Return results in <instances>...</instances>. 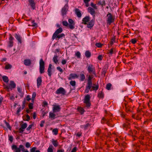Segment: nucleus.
Listing matches in <instances>:
<instances>
[{"instance_id": "1", "label": "nucleus", "mask_w": 152, "mask_h": 152, "mask_svg": "<svg viewBox=\"0 0 152 152\" xmlns=\"http://www.w3.org/2000/svg\"><path fill=\"white\" fill-rule=\"evenodd\" d=\"M112 115L111 114L107 115L104 117L101 120L102 123H106L109 126L112 127L113 126V124L111 123L112 120L111 117Z\"/></svg>"}, {"instance_id": "2", "label": "nucleus", "mask_w": 152, "mask_h": 152, "mask_svg": "<svg viewBox=\"0 0 152 152\" xmlns=\"http://www.w3.org/2000/svg\"><path fill=\"white\" fill-rule=\"evenodd\" d=\"M12 150L14 152H21L22 151L23 152H29L27 149H25L24 146L22 145H20L18 147L17 145H13L11 146Z\"/></svg>"}, {"instance_id": "3", "label": "nucleus", "mask_w": 152, "mask_h": 152, "mask_svg": "<svg viewBox=\"0 0 152 152\" xmlns=\"http://www.w3.org/2000/svg\"><path fill=\"white\" fill-rule=\"evenodd\" d=\"M69 24L66 21H63L62 24L64 26H68L70 29L73 30L75 28V23L71 19L68 20Z\"/></svg>"}, {"instance_id": "4", "label": "nucleus", "mask_w": 152, "mask_h": 152, "mask_svg": "<svg viewBox=\"0 0 152 152\" xmlns=\"http://www.w3.org/2000/svg\"><path fill=\"white\" fill-rule=\"evenodd\" d=\"M106 22L107 25H110L114 21L115 16L111 13L108 12Z\"/></svg>"}, {"instance_id": "5", "label": "nucleus", "mask_w": 152, "mask_h": 152, "mask_svg": "<svg viewBox=\"0 0 152 152\" xmlns=\"http://www.w3.org/2000/svg\"><path fill=\"white\" fill-rule=\"evenodd\" d=\"M87 70L90 74L96 75L95 67L91 64H87L86 66Z\"/></svg>"}, {"instance_id": "6", "label": "nucleus", "mask_w": 152, "mask_h": 152, "mask_svg": "<svg viewBox=\"0 0 152 152\" xmlns=\"http://www.w3.org/2000/svg\"><path fill=\"white\" fill-rule=\"evenodd\" d=\"M16 84L13 81H11L9 85H6L5 86V88L7 91H9L10 90H12L13 88L16 87Z\"/></svg>"}, {"instance_id": "7", "label": "nucleus", "mask_w": 152, "mask_h": 152, "mask_svg": "<svg viewBox=\"0 0 152 152\" xmlns=\"http://www.w3.org/2000/svg\"><path fill=\"white\" fill-rule=\"evenodd\" d=\"M90 99V96L89 95L87 94L85 96L84 103L86 104V106L87 107H90L91 105Z\"/></svg>"}, {"instance_id": "8", "label": "nucleus", "mask_w": 152, "mask_h": 152, "mask_svg": "<svg viewBox=\"0 0 152 152\" xmlns=\"http://www.w3.org/2000/svg\"><path fill=\"white\" fill-rule=\"evenodd\" d=\"M45 63L42 59H41L39 61V72L41 74L44 72Z\"/></svg>"}, {"instance_id": "9", "label": "nucleus", "mask_w": 152, "mask_h": 152, "mask_svg": "<svg viewBox=\"0 0 152 152\" xmlns=\"http://www.w3.org/2000/svg\"><path fill=\"white\" fill-rule=\"evenodd\" d=\"M66 92L65 90L62 87H60L58 88L56 91V93L57 94H61L62 95L65 94Z\"/></svg>"}, {"instance_id": "10", "label": "nucleus", "mask_w": 152, "mask_h": 152, "mask_svg": "<svg viewBox=\"0 0 152 152\" xmlns=\"http://www.w3.org/2000/svg\"><path fill=\"white\" fill-rule=\"evenodd\" d=\"M92 85V83L87 82V84L86 87V89L85 90V92L86 93H88L90 90L91 91H92V89H91Z\"/></svg>"}, {"instance_id": "11", "label": "nucleus", "mask_w": 152, "mask_h": 152, "mask_svg": "<svg viewBox=\"0 0 152 152\" xmlns=\"http://www.w3.org/2000/svg\"><path fill=\"white\" fill-rule=\"evenodd\" d=\"M68 9V4H66L61 10V14L64 16L65 15Z\"/></svg>"}, {"instance_id": "12", "label": "nucleus", "mask_w": 152, "mask_h": 152, "mask_svg": "<svg viewBox=\"0 0 152 152\" xmlns=\"http://www.w3.org/2000/svg\"><path fill=\"white\" fill-rule=\"evenodd\" d=\"M63 31L62 28L61 27H60L53 34L52 36V39H54L56 37L57 35L58 34L61 33Z\"/></svg>"}, {"instance_id": "13", "label": "nucleus", "mask_w": 152, "mask_h": 152, "mask_svg": "<svg viewBox=\"0 0 152 152\" xmlns=\"http://www.w3.org/2000/svg\"><path fill=\"white\" fill-rule=\"evenodd\" d=\"M53 113L59 112L60 111L61 107L59 105H53Z\"/></svg>"}, {"instance_id": "14", "label": "nucleus", "mask_w": 152, "mask_h": 152, "mask_svg": "<svg viewBox=\"0 0 152 152\" xmlns=\"http://www.w3.org/2000/svg\"><path fill=\"white\" fill-rule=\"evenodd\" d=\"M27 127V124L25 123L21 125V127L19 129V133H22L24 131V129H26Z\"/></svg>"}, {"instance_id": "15", "label": "nucleus", "mask_w": 152, "mask_h": 152, "mask_svg": "<svg viewBox=\"0 0 152 152\" xmlns=\"http://www.w3.org/2000/svg\"><path fill=\"white\" fill-rule=\"evenodd\" d=\"M88 12L90 13L91 15L93 16H95V12L93 8L91 7H89L88 8Z\"/></svg>"}, {"instance_id": "16", "label": "nucleus", "mask_w": 152, "mask_h": 152, "mask_svg": "<svg viewBox=\"0 0 152 152\" xmlns=\"http://www.w3.org/2000/svg\"><path fill=\"white\" fill-rule=\"evenodd\" d=\"M15 37L19 43L20 44L22 43V37L19 34H15Z\"/></svg>"}, {"instance_id": "17", "label": "nucleus", "mask_w": 152, "mask_h": 152, "mask_svg": "<svg viewBox=\"0 0 152 152\" xmlns=\"http://www.w3.org/2000/svg\"><path fill=\"white\" fill-rule=\"evenodd\" d=\"M78 77V76L76 74L71 73L69 75L68 79L69 80H70L72 79H75L76 78H77Z\"/></svg>"}, {"instance_id": "18", "label": "nucleus", "mask_w": 152, "mask_h": 152, "mask_svg": "<svg viewBox=\"0 0 152 152\" xmlns=\"http://www.w3.org/2000/svg\"><path fill=\"white\" fill-rule=\"evenodd\" d=\"M90 20L89 16H86L83 18L82 20V23L84 24H86Z\"/></svg>"}, {"instance_id": "19", "label": "nucleus", "mask_w": 152, "mask_h": 152, "mask_svg": "<svg viewBox=\"0 0 152 152\" xmlns=\"http://www.w3.org/2000/svg\"><path fill=\"white\" fill-rule=\"evenodd\" d=\"M42 82V77L40 76L38 77L37 79V86L39 88Z\"/></svg>"}, {"instance_id": "20", "label": "nucleus", "mask_w": 152, "mask_h": 152, "mask_svg": "<svg viewBox=\"0 0 152 152\" xmlns=\"http://www.w3.org/2000/svg\"><path fill=\"white\" fill-rule=\"evenodd\" d=\"M31 64V60L30 59H26L24 61V64L26 66H29Z\"/></svg>"}, {"instance_id": "21", "label": "nucleus", "mask_w": 152, "mask_h": 152, "mask_svg": "<svg viewBox=\"0 0 152 152\" xmlns=\"http://www.w3.org/2000/svg\"><path fill=\"white\" fill-rule=\"evenodd\" d=\"M29 2L31 7L33 9H35V4L34 0H29Z\"/></svg>"}, {"instance_id": "22", "label": "nucleus", "mask_w": 152, "mask_h": 152, "mask_svg": "<svg viewBox=\"0 0 152 152\" xmlns=\"http://www.w3.org/2000/svg\"><path fill=\"white\" fill-rule=\"evenodd\" d=\"M75 12L76 14L78 17L80 18L81 17L82 15L80 10L79 9H76L75 10Z\"/></svg>"}, {"instance_id": "23", "label": "nucleus", "mask_w": 152, "mask_h": 152, "mask_svg": "<svg viewBox=\"0 0 152 152\" xmlns=\"http://www.w3.org/2000/svg\"><path fill=\"white\" fill-rule=\"evenodd\" d=\"M94 25V22L93 20L90 21L89 23L87 24V27L88 28H92Z\"/></svg>"}, {"instance_id": "24", "label": "nucleus", "mask_w": 152, "mask_h": 152, "mask_svg": "<svg viewBox=\"0 0 152 152\" xmlns=\"http://www.w3.org/2000/svg\"><path fill=\"white\" fill-rule=\"evenodd\" d=\"M51 142L54 146L55 147H57L58 144V143L57 140H55L52 139L51 141Z\"/></svg>"}, {"instance_id": "25", "label": "nucleus", "mask_w": 152, "mask_h": 152, "mask_svg": "<svg viewBox=\"0 0 152 152\" xmlns=\"http://www.w3.org/2000/svg\"><path fill=\"white\" fill-rule=\"evenodd\" d=\"M133 148L134 152H139L140 149V146L139 145H134Z\"/></svg>"}, {"instance_id": "26", "label": "nucleus", "mask_w": 152, "mask_h": 152, "mask_svg": "<svg viewBox=\"0 0 152 152\" xmlns=\"http://www.w3.org/2000/svg\"><path fill=\"white\" fill-rule=\"evenodd\" d=\"M52 112L49 113V118H51L52 120L54 119L55 118L56 114Z\"/></svg>"}, {"instance_id": "27", "label": "nucleus", "mask_w": 152, "mask_h": 152, "mask_svg": "<svg viewBox=\"0 0 152 152\" xmlns=\"http://www.w3.org/2000/svg\"><path fill=\"white\" fill-rule=\"evenodd\" d=\"M90 126V125L89 124L87 123L86 124L81 125L80 128L84 129V130H86L88 129V127Z\"/></svg>"}, {"instance_id": "28", "label": "nucleus", "mask_w": 152, "mask_h": 152, "mask_svg": "<svg viewBox=\"0 0 152 152\" xmlns=\"http://www.w3.org/2000/svg\"><path fill=\"white\" fill-rule=\"evenodd\" d=\"M121 148L122 150H124V149L126 147V144L125 142H123L120 143V145H119Z\"/></svg>"}, {"instance_id": "29", "label": "nucleus", "mask_w": 152, "mask_h": 152, "mask_svg": "<svg viewBox=\"0 0 152 152\" xmlns=\"http://www.w3.org/2000/svg\"><path fill=\"white\" fill-rule=\"evenodd\" d=\"M97 96L100 99H103L104 97V94L102 91L99 92Z\"/></svg>"}, {"instance_id": "30", "label": "nucleus", "mask_w": 152, "mask_h": 152, "mask_svg": "<svg viewBox=\"0 0 152 152\" xmlns=\"http://www.w3.org/2000/svg\"><path fill=\"white\" fill-rule=\"evenodd\" d=\"M58 57L57 56V55L56 54L54 56L53 58V62L56 64H57V63L58 62Z\"/></svg>"}, {"instance_id": "31", "label": "nucleus", "mask_w": 152, "mask_h": 152, "mask_svg": "<svg viewBox=\"0 0 152 152\" xmlns=\"http://www.w3.org/2000/svg\"><path fill=\"white\" fill-rule=\"evenodd\" d=\"M80 81H83L85 79V76L84 75L83 73H81L80 75Z\"/></svg>"}, {"instance_id": "32", "label": "nucleus", "mask_w": 152, "mask_h": 152, "mask_svg": "<svg viewBox=\"0 0 152 152\" xmlns=\"http://www.w3.org/2000/svg\"><path fill=\"white\" fill-rule=\"evenodd\" d=\"M91 75H89L88 79V83H92V79L93 78V74H91Z\"/></svg>"}, {"instance_id": "33", "label": "nucleus", "mask_w": 152, "mask_h": 152, "mask_svg": "<svg viewBox=\"0 0 152 152\" xmlns=\"http://www.w3.org/2000/svg\"><path fill=\"white\" fill-rule=\"evenodd\" d=\"M102 1H101L100 0L99 1L97 4L99 5L105 6L106 5L105 0H102Z\"/></svg>"}, {"instance_id": "34", "label": "nucleus", "mask_w": 152, "mask_h": 152, "mask_svg": "<svg viewBox=\"0 0 152 152\" xmlns=\"http://www.w3.org/2000/svg\"><path fill=\"white\" fill-rule=\"evenodd\" d=\"M85 55L87 58H89L91 56V53L89 51L87 50L85 53Z\"/></svg>"}, {"instance_id": "35", "label": "nucleus", "mask_w": 152, "mask_h": 152, "mask_svg": "<svg viewBox=\"0 0 152 152\" xmlns=\"http://www.w3.org/2000/svg\"><path fill=\"white\" fill-rule=\"evenodd\" d=\"M17 90L20 93V95L21 96H23V94L22 91V89L19 87H17Z\"/></svg>"}, {"instance_id": "36", "label": "nucleus", "mask_w": 152, "mask_h": 152, "mask_svg": "<svg viewBox=\"0 0 152 152\" xmlns=\"http://www.w3.org/2000/svg\"><path fill=\"white\" fill-rule=\"evenodd\" d=\"M3 81L5 83H8L9 81V79L8 77L6 76H3L2 77Z\"/></svg>"}, {"instance_id": "37", "label": "nucleus", "mask_w": 152, "mask_h": 152, "mask_svg": "<svg viewBox=\"0 0 152 152\" xmlns=\"http://www.w3.org/2000/svg\"><path fill=\"white\" fill-rule=\"evenodd\" d=\"M78 110L81 114H83L85 111L84 109L81 107H78Z\"/></svg>"}, {"instance_id": "38", "label": "nucleus", "mask_w": 152, "mask_h": 152, "mask_svg": "<svg viewBox=\"0 0 152 152\" xmlns=\"http://www.w3.org/2000/svg\"><path fill=\"white\" fill-rule=\"evenodd\" d=\"M53 147L52 145H50L47 149V152H53Z\"/></svg>"}, {"instance_id": "39", "label": "nucleus", "mask_w": 152, "mask_h": 152, "mask_svg": "<svg viewBox=\"0 0 152 152\" xmlns=\"http://www.w3.org/2000/svg\"><path fill=\"white\" fill-rule=\"evenodd\" d=\"M4 121L6 124V126L10 130H11V128L9 124L7 122L6 120H4Z\"/></svg>"}, {"instance_id": "40", "label": "nucleus", "mask_w": 152, "mask_h": 152, "mask_svg": "<svg viewBox=\"0 0 152 152\" xmlns=\"http://www.w3.org/2000/svg\"><path fill=\"white\" fill-rule=\"evenodd\" d=\"M99 88V85H96L95 86H92V87L91 89H92V90H95L96 91Z\"/></svg>"}, {"instance_id": "41", "label": "nucleus", "mask_w": 152, "mask_h": 152, "mask_svg": "<svg viewBox=\"0 0 152 152\" xmlns=\"http://www.w3.org/2000/svg\"><path fill=\"white\" fill-rule=\"evenodd\" d=\"M102 70V75L104 76L107 71V69L106 68L103 69Z\"/></svg>"}, {"instance_id": "42", "label": "nucleus", "mask_w": 152, "mask_h": 152, "mask_svg": "<svg viewBox=\"0 0 152 152\" xmlns=\"http://www.w3.org/2000/svg\"><path fill=\"white\" fill-rule=\"evenodd\" d=\"M12 67V66L10 64L6 65L5 66V69H10Z\"/></svg>"}, {"instance_id": "43", "label": "nucleus", "mask_w": 152, "mask_h": 152, "mask_svg": "<svg viewBox=\"0 0 152 152\" xmlns=\"http://www.w3.org/2000/svg\"><path fill=\"white\" fill-rule=\"evenodd\" d=\"M112 84L110 83H109L107 84L106 86V89L108 90H110V88L112 86Z\"/></svg>"}, {"instance_id": "44", "label": "nucleus", "mask_w": 152, "mask_h": 152, "mask_svg": "<svg viewBox=\"0 0 152 152\" xmlns=\"http://www.w3.org/2000/svg\"><path fill=\"white\" fill-rule=\"evenodd\" d=\"M75 56L77 58H80L81 57V54L79 51H78L75 53Z\"/></svg>"}, {"instance_id": "45", "label": "nucleus", "mask_w": 152, "mask_h": 152, "mask_svg": "<svg viewBox=\"0 0 152 152\" xmlns=\"http://www.w3.org/2000/svg\"><path fill=\"white\" fill-rule=\"evenodd\" d=\"M58 129H54L53 130V132L55 135H57L58 134Z\"/></svg>"}, {"instance_id": "46", "label": "nucleus", "mask_w": 152, "mask_h": 152, "mask_svg": "<svg viewBox=\"0 0 152 152\" xmlns=\"http://www.w3.org/2000/svg\"><path fill=\"white\" fill-rule=\"evenodd\" d=\"M21 107H20L19 108H17V111L16 114L18 116L20 115L19 113L21 111Z\"/></svg>"}, {"instance_id": "47", "label": "nucleus", "mask_w": 152, "mask_h": 152, "mask_svg": "<svg viewBox=\"0 0 152 152\" xmlns=\"http://www.w3.org/2000/svg\"><path fill=\"white\" fill-rule=\"evenodd\" d=\"M70 84L73 86H75L76 85V82L74 80H72L70 82Z\"/></svg>"}, {"instance_id": "48", "label": "nucleus", "mask_w": 152, "mask_h": 152, "mask_svg": "<svg viewBox=\"0 0 152 152\" xmlns=\"http://www.w3.org/2000/svg\"><path fill=\"white\" fill-rule=\"evenodd\" d=\"M13 42L12 41H9V42L8 46L10 47H11L13 46Z\"/></svg>"}, {"instance_id": "49", "label": "nucleus", "mask_w": 152, "mask_h": 152, "mask_svg": "<svg viewBox=\"0 0 152 152\" xmlns=\"http://www.w3.org/2000/svg\"><path fill=\"white\" fill-rule=\"evenodd\" d=\"M95 45L98 48H101L102 47V45L100 42H98L96 43Z\"/></svg>"}, {"instance_id": "50", "label": "nucleus", "mask_w": 152, "mask_h": 152, "mask_svg": "<svg viewBox=\"0 0 152 152\" xmlns=\"http://www.w3.org/2000/svg\"><path fill=\"white\" fill-rule=\"evenodd\" d=\"M91 6L95 9L96 10L97 9V7L96 6V4H94L92 2L91 3Z\"/></svg>"}, {"instance_id": "51", "label": "nucleus", "mask_w": 152, "mask_h": 152, "mask_svg": "<svg viewBox=\"0 0 152 152\" xmlns=\"http://www.w3.org/2000/svg\"><path fill=\"white\" fill-rule=\"evenodd\" d=\"M48 72L49 76L51 77V69H48Z\"/></svg>"}, {"instance_id": "52", "label": "nucleus", "mask_w": 152, "mask_h": 152, "mask_svg": "<svg viewBox=\"0 0 152 152\" xmlns=\"http://www.w3.org/2000/svg\"><path fill=\"white\" fill-rule=\"evenodd\" d=\"M64 36V35L63 34H61L57 35V36L56 37V38H58V39H59L60 38H61L62 37H63V36Z\"/></svg>"}, {"instance_id": "53", "label": "nucleus", "mask_w": 152, "mask_h": 152, "mask_svg": "<svg viewBox=\"0 0 152 152\" xmlns=\"http://www.w3.org/2000/svg\"><path fill=\"white\" fill-rule=\"evenodd\" d=\"M115 141L116 142L118 143V144H119V145H120L121 142L119 138H116L115 139Z\"/></svg>"}, {"instance_id": "54", "label": "nucleus", "mask_w": 152, "mask_h": 152, "mask_svg": "<svg viewBox=\"0 0 152 152\" xmlns=\"http://www.w3.org/2000/svg\"><path fill=\"white\" fill-rule=\"evenodd\" d=\"M56 69L57 70L60 72L61 73L63 72V70L62 69H61L60 66H58L56 67Z\"/></svg>"}, {"instance_id": "55", "label": "nucleus", "mask_w": 152, "mask_h": 152, "mask_svg": "<svg viewBox=\"0 0 152 152\" xmlns=\"http://www.w3.org/2000/svg\"><path fill=\"white\" fill-rule=\"evenodd\" d=\"M41 111H42V114L43 117H44L45 115L48 113V112H45L44 110H41Z\"/></svg>"}, {"instance_id": "56", "label": "nucleus", "mask_w": 152, "mask_h": 152, "mask_svg": "<svg viewBox=\"0 0 152 152\" xmlns=\"http://www.w3.org/2000/svg\"><path fill=\"white\" fill-rule=\"evenodd\" d=\"M31 145V144L29 142H26L25 144V146L27 148H29Z\"/></svg>"}, {"instance_id": "57", "label": "nucleus", "mask_w": 152, "mask_h": 152, "mask_svg": "<svg viewBox=\"0 0 152 152\" xmlns=\"http://www.w3.org/2000/svg\"><path fill=\"white\" fill-rule=\"evenodd\" d=\"M131 42L133 44H134L137 42V40L135 38L132 39H131Z\"/></svg>"}, {"instance_id": "58", "label": "nucleus", "mask_w": 152, "mask_h": 152, "mask_svg": "<svg viewBox=\"0 0 152 152\" xmlns=\"http://www.w3.org/2000/svg\"><path fill=\"white\" fill-rule=\"evenodd\" d=\"M33 104L32 103H30L28 105L29 108L30 109H32L33 108Z\"/></svg>"}, {"instance_id": "59", "label": "nucleus", "mask_w": 152, "mask_h": 152, "mask_svg": "<svg viewBox=\"0 0 152 152\" xmlns=\"http://www.w3.org/2000/svg\"><path fill=\"white\" fill-rule=\"evenodd\" d=\"M36 149V148L35 147H33L30 149L31 152H35V151Z\"/></svg>"}, {"instance_id": "60", "label": "nucleus", "mask_w": 152, "mask_h": 152, "mask_svg": "<svg viewBox=\"0 0 152 152\" xmlns=\"http://www.w3.org/2000/svg\"><path fill=\"white\" fill-rule=\"evenodd\" d=\"M9 140L11 142H12L13 140V137L12 136H9Z\"/></svg>"}, {"instance_id": "61", "label": "nucleus", "mask_w": 152, "mask_h": 152, "mask_svg": "<svg viewBox=\"0 0 152 152\" xmlns=\"http://www.w3.org/2000/svg\"><path fill=\"white\" fill-rule=\"evenodd\" d=\"M114 50V49L113 48H111L110 50H109V53L111 55L112 54H113Z\"/></svg>"}, {"instance_id": "62", "label": "nucleus", "mask_w": 152, "mask_h": 152, "mask_svg": "<svg viewBox=\"0 0 152 152\" xmlns=\"http://www.w3.org/2000/svg\"><path fill=\"white\" fill-rule=\"evenodd\" d=\"M36 96V94L35 92H33L32 95V100H34V98Z\"/></svg>"}, {"instance_id": "63", "label": "nucleus", "mask_w": 152, "mask_h": 152, "mask_svg": "<svg viewBox=\"0 0 152 152\" xmlns=\"http://www.w3.org/2000/svg\"><path fill=\"white\" fill-rule=\"evenodd\" d=\"M77 150V148L76 147H74L72 150L71 152H76Z\"/></svg>"}, {"instance_id": "64", "label": "nucleus", "mask_w": 152, "mask_h": 152, "mask_svg": "<svg viewBox=\"0 0 152 152\" xmlns=\"http://www.w3.org/2000/svg\"><path fill=\"white\" fill-rule=\"evenodd\" d=\"M101 133V131L100 129L97 130L96 131V134L97 136H99Z\"/></svg>"}]
</instances>
